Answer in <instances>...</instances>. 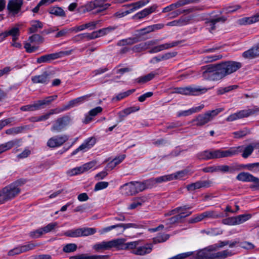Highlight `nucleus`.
<instances>
[{
    "label": "nucleus",
    "mask_w": 259,
    "mask_h": 259,
    "mask_svg": "<svg viewBox=\"0 0 259 259\" xmlns=\"http://www.w3.org/2000/svg\"><path fill=\"white\" fill-rule=\"evenodd\" d=\"M242 66L241 63L233 61L223 62L217 65H208L205 70L203 72V76L204 78L212 80L220 79L236 71Z\"/></svg>",
    "instance_id": "obj_1"
},
{
    "label": "nucleus",
    "mask_w": 259,
    "mask_h": 259,
    "mask_svg": "<svg viewBox=\"0 0 259 259\" xmlns=\"http://www.w3.org/2000/svg\"><path fill=\"white\" fill-rule=\"evenodd\" d=\"M125 240L123 238H117L111 240L112 248L118 250H130L132 254L136 255L144 256L151 252L153 249V244L147 243L140 245L141 241L137 240L125 243Z\"/></svg>",
    "instance_id": "obj_2"
},
{
    "label": "nucleus",
    "mask_w": 259,
    "mask_h": 259,
    "mask_svg": "<svg viewBox=\"0 0 259 259\" xmlns=\"http://www.w3.org/2000/svg\"><path fill=\"white\" fill-rule=\"evenodd\" d=\"M214 251L215 246L209 245L197 250L195 253L194 257L195 259H224L233 254L232 251L228 249L217 252Z\"/></svg>",
    "instance_id": "obj_3"
},
{
    "label": "nucleus",
    "mask_w": 259,
    "mask_h": 259,
    "mask_svg": "<svg viewBox=\"0 0 259 259\" xmlns=\"http://www.w3.org/2000/svg\"><path fill=\"white\" fill-rule=\"evenodd\" d=\"M26 181L20 179L4 187L0 191V204L11 200L16 197L21 191L20 187L24 185Z\"/></svg>",
    "instance_id": "obj_4"
},
{
    "label": "nucleus",
    "mask_w": 259,
    "mask_h": 259,
    "mask_svg": "<svg viewBox=\"0 0 259 259\" xmlns=\"http://www.w3.org/2000/svg\"><path fill=\"white\" fill-rule=\"evenodd\" d=\"M72 52L73 50H70L65 51H60L52 54H46L37 58L36 59V62L38 64L50 63L55 59L70 55Z\"/></svg>",
    "instance_id": "obj_5"
},
{
    "label": "nucleus",
    "mask_w": 259,
    "mask_h": 259,
    "mask_svg": "<svg viewBox=\"0 0 259 259\" xmlns=\"http://www.w3.org/2000/svg\"><path fill=\"white\" fill-rule=\"evenodd\" d=\"M174 93L185 95L197 96L206 92L208 90L205 88L200 87H186L177 88L174 89Z\"/></svg>",
    "instance_id": "obj_6"
},
{
    "label": "nucleus",
    "mask_w": 259,
    "mask_h": 259,
    "mask_svg": "<svg viewBox=\"0 0 259 259\" xmlns=\"http://www.w3.org/2000/svg\"><path fill=\"white\" fill-rule=\"evenodd\" d=\"M222 111L221 109H217L215 110L209 111L204 114L199 115L195 120L196 125L197 126H202L208 123L214 117Z\"/></svg>",
    "instance_id": "obj_7"
},
{
    "label": "nucleus",
    "mask_w": 259,
    "mask_h": 259,
    "mask_svg": "<svg viewBox=\"0 0 259 259\" xmlns=\"http://www.w3.org/2000/svg\"><path fill=\"white\" fill-rule=\"evenodd\" d=\"M258 112L259 108L257 107H255L252 109H246L240 110L229 116L227 118L226 121L229 122L233 121L235 120L248 117L250 115L257 113Z\"/></svg>",
    "instance_id": "obj_8"
},
{
    "label": "nucleus",
    "mask_w": 259,
    "mask_h": 259,
    "mask_svg": "<svg viewBox=\"0 0 259 259\" xmlns=\"http://www.w3.org/2000/svg\"><path fill=\"white\" fill-rule=\"evenodd\" d=\"M251 217L250 214H243L236 217H229L222 220V223L227 225L235 226L241 224L249 220Z\"/></svg>",
    "instance_id": "obj_9"
},
{
    "label": "nucleus",
    "mask_w": 259,
    "mask_h": 259,
    "mask_svg": "<svg viewBox=\"0 0 259 259\" xmlns=\"http://www.w3.org/2000/svg\"><path fill=\"white\" fill-rule=\"evenodd\" d=\"M69 139L67 135H61L54 136L49 139L47 142V145L51 148H56L62 146Z\"/></svg>",
    "instance_id": "obj_10"
},
{
    "label": "nucleus",
    "mask_w": 259,
    "mask_h": 259,
    "mask_svg": "<svg viewBox=\"0 0 259 259\" xmlns=\"http://www.w3.org/2000/svg\"><path fill=\"white\" fill-rule=\"evenodd\" d=\"M70 121V118L68 116H64L58 118L51 127V131L55 132H60L62 131Z\"/></svg>",
    "instance_id": "obj_11"
},
{
    "label": "nucleus",
    "mask_w": 259,
    "mask_h": 259,
    "mask_svg": "<svg viewBox=\"0 0 259 259\" xmlns=\"http://www.w3.org/2000/svg\"><path fill=\"white\" fill-rule=\"evenodd\" d=\"M238 151L237 149L232 148L227 150H223L222 149L214 150V158H221L224 157H232L238 154Z\"/></svg>",
    "instance_id": "obj_12"
},
{
    "label": "nucleus",
    "mask_w": 259,
    "mask_h": 259,
    "mask_svg": "<svg viewBox=\"0 0 259 259\" xmlns=\"http://www.w3.org/2000/svg\"><path fill=\"white\" fill-rule=\"evenodd\" d=\"M212 184L211 181H198L187 186V189L189 191H193L201 188H208Z\"/></svg>",
    "instance_id": "obj_13"
},
{
    "label": "nucleus",
    "mask_w": 259,
    "mask_h": 259,
    "mask_svg": "<svg viewBox=\"0 0 259 259\" xmlns=\"http://www.w3.org/2000/svg\"><path fill=\"white\" fill-rule=\"evenodd\" d=\"M50 79V75L47 71L31 77V80L33 83H41L45 85L49 83Z\"/></svg>",
    "instance_id": "obj_14"
},
{
    "label": "nucleus",
    "mask_w": 259,
    "mask_h": 259,
    "mask_svg": "<svg viewBox=\"0 0 259 259\" xmlns=\"http://www.w3.org/2000/svg\"><path fill=\"white\" fill-rule=\"evenodd\" d=\"M120 193L125 196L136 195L133 182L125 183L120 187Z\"/></svg>",
    "instance_id": "obj_15"
},
{
    "label": "nucleus",
    "mask_w": 259,
    "mask_h": 259,
    "mask_svg": "<svg viewBox=\"0 0 259 259\" xmlns=\"http://www.w3.org/2000/svg\"><path fill=\"white\" fill-rule=\"evenodd\" d=\"M242 57L245 59H252L259 57V43L251 49L245 51Z\"/></svg>",
    "instance_id": "obj_16"
},
{
    "label": "nucleus",
    "mask_w": 259,
    "mask_h": 259,
    "mask_svg": "<svg viewBox=\"0 0 259 259\" xmlns=\"http://www.w3.org/2000/svg\"><path fill=\"white\" fill-rule=\"evenodd\" d=\"M22 4V0H10L8 4V9L13 15H16L20 11Z\"/></svg>",
    "instance_id": "obj_17"
},
{
    "label": "nucleus",
    "mask_w": 259,
    "mask_h": 259,
    "mask_svg": "<svg viewBox=\"0 0 259 259\" xmlns=\"http://www.w3.org/2000/svg\"><path fill=\"white\" fill-rule=\"evenodd\" d=\"M193 208V206L189 205H185L182 206H180L176 208L175 209L171 210L170 215L178 213V214H181L184 216V218L188 216H189L191 213V211H189L188 210Z\"/></svg>",
    "instance_id": "obj_18"
},
{
    "label": "nucleus",
    "mask_w": 259,
    "mask_h": 259,
    "mask_svg": "<svg viewBox=\"0 0 259 259\" xmlns=\"http://www.w3.org/2000/svg\"><path fill=\"white\" fill-rule=\"evenodd\" d=\"M157 6L156 5H154L150 7L144 9L142 11L137 13L133 16V18L135 19H143L149 14L155 12L157 9Z\"/></svg>",
    "instance_id": "obj_19"
},
{
    "label": "nucleus",
    "mask_w": 259,
    "mask_h": 259,
    "mask_svg": "<svg viewBox=\"0 0 259 259\" xmlns=\"http://www.w3.org/2000/svg\"><path fill=\"white\" fill-rule=\"evenodd\" d=\"M189 2L186 0H179L177 2L171 4L168 6L164 8L162 11V13H167V12H171L187 4H188Z\"/></svg>",
    "instance_id": "obj_20"
},
{
    "label": "nucleus",
    "mask_w": 259,
    "mask_h": 259,
    "mask_svg": "<svg viewBox=\"0 0 259 259\" xmlns=\"http://www.w3.org/2000/svg\"><path fill=\"white\" fill-rule=\"evenodd\" d=\"M240 169L238 165H217V172H228L230 174L234 173L235 171Z\"/></svg>",
    "instance_id": "obj_21"
},
{
    "label": "nucleus",
    "mask_w": 259,
    "mask_h": 259,
    "mask_svg": "<svg viewBox=\"0 0 259 259\" xmlns=\"http://www.w3.org/2000/svg\"><path fill=\"white\" fill-rule=\"evenodd\" d=\"M226 19L227 18L224 16L211 19L206 22V27L209 31L211 32L212 30L215 29L217 23L219 22H224Z\"/></svg>",
    "instance_id": "obj_22"
},
{
    "label": "nucleus",
    "mask_w": 259,
    "mask_h": 259,
    "mask_svg": "<svg viewBox=\"0 0 259 259\" xmlns=\"http://www.w3.org/2000/svg\"><path fill=\"white\" fill-rule=\"evenodd\" d=\"M236 179L242 182H256L258 181V178L254 177L252 175L248 172H242L239 174Z\"/></svg>",
    "instance_id": "obj_23"
},
{
    "label": "nucleus",
    "mask_w": 259,
    "mask_h": 259,
    "mask_svg": "<svg viewBox=\"0 0 259 259\" xmlns=\"http://www.w3.org/2000/svg\"><path fill=\"white\" fill-rule=\"evenodd\" d=\"M159 74V69H157L149 74L137 78V82L144 83L152 80L156 75Z\"/></svg>",
    "instance_id": "obj_24"
},
{
    "label": "nucleus",
    "mask_w": 259,
    "mask_h": 259,
    "mask_svg": "<svg viewBox=\"0 0 259 259\" xmlns=\"http://www.w3.org/2000/svg\"><path fill=\"white\" fill-rule=\"evenodd\" d=\"M140 110L139 106H133L126 108L123 110L120 111L118 115L121 120L125 117V116L128 115L129 114L138 111Z\"/></svg>",
    "instance_id": "obj_25"
},
{
    "label": "nucleus",
    "mask_w": 259,
    "mask_h": 259,
    "mask_svg": "<svg viewBox=\"0 0 259 259\" xmlns=\"http://www.w3.org/2000/svg\"><path fill=\"white\" fill-rule=\"evenodd\" d=\"M93 248L97 251L110 249L112 248L111 240L108 241H104L100 243H96L93 246Z\"/></svg>",
    "instance_id": "obj_26"
},
{
    "label": "nucleus",
    "mask_w": 259,
    "mask_h": 259,
    "mask_svg": "<svg viewBox=\"0 0 259 259\" xmlns=\"http://www.w3.org/2000/svg\"><path fill=\"white\" fill-rule=\"evenodd\" d=\"M204 108V105H201L198 107L192 108L187 110L181 111L178 112V116H186L196 112H198Z\"/></svg>",
    "instance_id": "obj_27"
},
{
    "label": "nucleus",
    "mask_w": 259,
    "mask_h": 259,
    "mask_svg": "<svg viewBox=\"0 0 259 259\" xmlns=\"http://www.w3.org/2000/svg\"><path fill=\"white\" fill-rule=\"evenodd\" d=\"M85 98V96H82L70 101L68 105L64 106L65 110H68L71 107L79 105L84 101Z\"/></svg>",
    "instance_id": "obj_28"
},
{
    "label": "nucleus",
    "mask_w": 259,
    "mask_h": 259,
    "mask_svg": "<svg viewBox=\"0 0 259 259\" xmlns=\"http://www.w3.org/2000/svg\"><path fill=\"white\" fill-rule=\"evenodd\" d=\"M48 12L50 14L54 15L57 17H66L65 11L61 7H52L49 8Z\"/></svg>",
    "instance_id": "obj_29"
},
{
    "label": "nucleus",
    "mask_w": 259,
    "mask_h": 259,
    "mask_svg": "<svg viewBox=\"0 0 259 259\" xmlns=\"http://www.w3.org/2000/svg\"><path fill=\"white\" fill-rule=\"evenodd\" d=\"M214 150H205L198 154V157L200 159L208 160L215 159Z\"/></svg>",
    "instance_id": "obj_30"
},
{
    "label": "nucleus",
    "mask_w": 259,
    "mask_h": 259,
    "mask_svg": "<svg viewBox=\"0 0 259 259\" xmlns=\"http://www.w3.org/2000/svg\"><path fill=\"white\" fill-rule=\"evenodd\" d=\"M148 181L143 182H133L136 194L148 188Z\"/></svg>",
    "instance_id": "obj_31"
},
{
    "label": "nucleus",
    "mask_w": 259,
    "mask_h": 259,
    "mask_svg": "<svg viewBox=\"0 0 259 259\" xmlns=\"http://www.w3.org/2000/svg\"><path fill=\"white\" fill-rule=\"evenodd\" d=\"M8 36H11L13 40L18 39L20 35V30L19 25L17 24L15 26L11 28L9 30L7 31Z\"/></svg>",
    "instance_id": "obj_32"
},
{
    "label": "nucleus",
    "mask_w": 259,
    "mask_h": 259,
    "mask_svg": "<svg viewBox=\"0 0 259 259\" xmlns=\"http://www.w3.org/2000/svg\"><path fill=\"white\" fill-rule=\"evenodd\" d=\"M139 41L138 37H128L125 39H123L119 40L117 42V45L119 46H123L125 45H132L138 42Z\"/></svg>",
    "instance_id": "obj_33"
},
{
    "label": "nucleus",
    "mask_w": 259,
    "mask_h": 259,
    "mask_svg": "<svg viewBox=\"0 0 259 259\" xmlns=\"http://www.w3.org/2000/svg\"><path fill=\"white\" fill-rule=\"evenodd\" d=\"M259 21V15H254L249 17L243 18L239 20L241 25L251 24Z\"/></svg>",
    "instance_id": "obj_34"
},
{
    "label": "nucleus",
    "mask_w": 259,
    "mask_h": 259,
    "mask_svg": "<svg viewBox=\"0 0 259 259\" xmlns=\"http://www.w3.org/2000/svg\"><path fill=\"white\" fill-rule=\"evenodd\" d=\"M18 143L17 140H12L0 145V154L13 147Z\"/></svg>",
    "instance_id": "obj_35"
},
{
    "label": "nucleus",
    "mask_w": 259,
    "mask_h": 259,
    "mask_svg": "<svg viewBox=\"0 0 259 259\" xmlns=\"http://www.w3.org/2000/svg\"><path fill=\"white\" fill-rule=\"evenodd\" d=\"M96 143V139L94 138L87 139L81 145V148L83 151L91 148Z\"/></svg>",
    "instance_id": "obj_36"
},
{
    "label": "nucleus",
    "mask_w": 259,
    "mask_h": 259,
    "mask_svg": "<svg viewBox=\"0 0 259 259\" xmlns=\"http://www.w3.org/2000/svg\"><path fill=\"white\" fill-rule=\"evenodd\" d=\"M31 26L29 30L30 33L36 32L39 29H41L43 27V24L38 20H35L31 22Z\"/></svg>",
    "instance_id": "obj_37"
},
{
    "label": "nucleus",
    "mask_w": 259,
    "mask_h": 259,
    "mask_svg": "<svg viewBox=\"0 0 259 259\" xmlns=\"http://www.w3.org/2000/svg\"><path fill=\"white\" fill-rule=\"evenodd\" d=\"M193 11V10L192 9H187V10H181V9H177L175 10L174 11L169 13L167 15V16L169 18L172 19V18H175L178 17V16H179L181 14H183V13H185L186 12L189 13V12H192Z\"/></svg>",
    "instance_id": "obj_38"
},
{
    "label": "nucleus",
    "mask_w": 259,
    "mask_h": 259,
    "mask_svg": "<svg viewBox=\"0 0 259 259\" xmlns=\"http://www.w3.org/2000/svg\"><path fill=\"white\" fill-rule=\"evenodd\" d=\"M172 177L171 174L160 176L157 178H154L151 181L155 183H161L167 181H172Z\"/></svg>",
    "instance_id": "obj_39"
},
{
    "label": "nucleus",
    "mask_w": 259,
    "mask_h": 259,
    "mask_svg": "<svg viewBox=\"0 0 259 259\" xmlns=\"http://www.w3.org/2000/svg\"><path fill=\"white\" fill-rule=\"evenodd\" d=\"M96 8L99 11H102L108 9L110 5L106 3L104 0H96Z\"/></svg>",
    "instance_id": "obj_40"
},
{
    "label": "nucleus",
    "mask_w": 259,
    "mask_h": 259,
    "mask_svg": "<svg viewBox=\"0 0 259 259\" xmlns=\"http://www.w3.org/2000/svg\"><path fill=\"white\" fill-rule=\"evenodd\" d=\"M169 238V235L167 234H159L156 237L153 238V242L154 244L164 242L168 240Z\"/></svg>",
    "instance_id": "obj_41"
},
{
    "label": "nucleus",
    "mask_w": 259,
    "mask_h": 259,
    "mask_svg": "<svg viewBox=\"0 0 259 259\" xmlns=\"http://www.w3.org/2000/svg\"><path fill=\"white\" fill-rule=\"evenodd\" d=\"M172 180H182L188 175V171L187 170H183L178 171L175 173L171 174Z\"/></svg>",
    "instance_id": "obj_42"
},
{
    "label": "nucleus",
    "mask_w": 259,
    "mask_h": 259,
    "mask_svg": "<svg viewBox=\"0 0 259 259\" xmlns=\"http://www.w3.org/2000/svg\"><path fill=\"white\" fill-rule=\"evenodd\" d=\"M180 44V41H175L171 42L165 43L164 44L157 46L159 51H162L164 50L168 49L169 48L176 47Z\"/></svg>",
    "instance_id": "obj_43"
},
{
    "label": "nucleus",
    "mask_w": 259,
    "mask_h": 259,
    "mask_svg": "<svg viewBox=\"0 0 259 259\" xmlns=\"http://www.w3.org/2000/svg\"><path fill=\"white\" fill-rule=\"evenodd\" d=\"M81 228H78L75 230H71L67 231L65 235L70 237H79L82 236Z\"/></svg>",
    "instance_id": "obj_44"
},
{
    "label": "nucleus",
    "mask_w": 259,
    "mask_h": 259,
    "mask_svg": "<svg viewBox=\"0 0 259 259\" xmlns=\"http://www.w3.org/2000/svg\"><path fill=\"white\" fill-rule=\"evenodd\" d=\"M58 227V223L57 222H53L48 224L47 226L42 227L41 229L44 234L49 233L53 230H55Z\"/></svg>",
    "instance_id": "obj_45"
},
{
    "label": "nucleus",
    "mask_w": 259,
    "mask_h": 259,
    "mask_svg": "<svg viewBox=\"0 0 259 259\" xmlns=\"http://www.w3.org/2000/svg\"><path fill=\"white\" fill-rule=\"evenodd\" d=\"M203 219L205 218H212L217 219L221 217V215L217 213L214 211H206L201 213Z\"/></svg>",
    "instance_id": "obj_46"
},
{
    "label": "nucleus",
    "mask_w": 259,
    "mask_h": 259,
    "mask_svg": "<svg viewBox=\"0 0 259 259\" xmlns=\"http://www.w3.org/2000/svg\"><path fill=\"white\" fill-rule=\"evenodd\" d=\"M80 9L82 10L83 13L90 12L96 9L95 1L87 3L85 5L80 7Z\"/></svg>",
    "instance_id": "obj_47"
},
{
    "label": "nucleus",
    "mask_w": 259,
    "mask_h": 259,
    "mask_svg": "<svg viewBox=\"0 0 259 259\" xmlns=\"http://www.w3.org/2000/svg\"><path fill=\"white\" fill-rule=\"evenodd\" d=\"M149 3V0H140L128 5V6H134L136 10L144 7Z\"/></svg>",
    "instance_id": "obj_48"
},
{
    "label": "nucleus",
    "mask_w": 259,
    "mask_h": 259,
    "mask_svg": "<svg viewBox=\"0 0 259 259\" xmlns=\"http://www.w3.org/2000/svg\"><path fill=\"white\" fill-rule=\"evenodd\" d=\"M135 89H132V90H130L127 91L126 92H123V93H119L118 95H117L116 96V97H115L114 98H113V100H116V101L121 100V99L130 95L131 94L134 93L135 92Z\"/></svg>",
    "instance_id": "obj_49"
},
{
    "label": "nucleus",
    "mask_w": 259,
    "mask_h": 259,
    "mask_svg": "<svg viewBox=\"0 0 259 259\" xmlns=\"http://www.w3.org/2000/svg\"><path fill=\"white\" fill-rule=\"evenodd\" d=\"M37 246L38 244L30 242L27 244L21 245L20 247L22 252L23 253L34 249Z\"/></svg>",
    "instance_id": "obj_50"
},
{
    "label": "nucleus",
    "mask_w": 259,
    "mask_h": 259,
    "mask_svg": "<svg viewBox=\"0 0 259 259\" xmlns=\"http://www.w3.org/2000/svg\"><path fill=\"white\" fill-rule=\"evenodd\" d=\"M24 128L22 126L15 127L6 131V134L9 135H15L22 132Z\"/></svg>",
    "instance_id": "obj_51"
},
{
    "label": "nucleus",
    "mask_w": 259,
    "mask_h": 259,
    "mask_svg": "<svg viewBox=\"0 0 259 259\" xmlns=\"http://www.w3.org/2000/svg\"><path fill=\"white\" fill-rule=\"evenodd\" d=\"M237 87V86L235 85H230L226 87H221L218 89L217 93L219 95H222L225 93L229 92L235 89H236Z\"/></svg>",
    "instance_id": "obj_52"
},
{
    "label": "nucleus",
    "mask_w": 259,
    "mask_h": 259,
    "mask_svg": "<svg viewBox=\"0 0 259 259\" xmlns=\"http://www.w3.org/2000/svg\"><path fill=\"white\" fill-rule=\"evenodd\" d=\"M223 58L222 55H214L211 56H207L203 58V61L204 62H211L221 59Z\"/></svg>",
    "instance_id": "obj_53"
},
{
    "label": "nucleus",
    "mask_w": 259,
    "mask_h": 259,
    "mask_svg": "<svg viewBox=\"0 0 259 259\" xmlns=\"http://www.w3.org/2000/svg\"><path fill=\"white\" fill-rule=\"evenodd\" d=\"M81 230L82 236H88L96 232V229L93 228H81Z\"/></svg>",
    "instance_id": "obj_54"
},
{
    "label": "nucleus",
    "mask_w": 259,
    "mask_h": 259,
    "mask_svg": "<svg viewBox=\"0 0 259 259\" xmlns=\"http://www.w3.org/2000/svg\"><path fill=\"white\" fill-rule=\"evenodd\" d=\"M77 249V245L74 243H69L65 245L63 248L64 252L66 253L75 251Z\"/></svg>",
    "instance_id": "obj_55"
},
{
    "label": "nucleus",
    "mask_w": 259,
    "mask_h": 259,
    "mask_svg": "<svg viewBox=\"0 0 259 259\" xmlns=\"http://www.w3.org/2000/svg\"><path fill=\"white\" fill-rule=\"evenodd\" d=\"M57 95L51 96L46 97L43 100H39L42 106L50 104L52 101H54L57 98Z\"/></svg>",
    "instance_id": "obj_56"
},
{
    "label": "nucleus",
    "mask_w": 259,
    "mask_h": 259,
    "mask_svg": "<svg viewBox=\"0 0 259 259\" xmlns=\"http://www.w3.org/2000/svg\"><path fill=\"white\" fill-rule=\"evenodd\" d=\"M29 39L31 42H36L38 44L42 43L44 40V38L38 34H35L30 36Z\"/></svg>",
    "instance_id": "obj_57"
},
{
    "label": "nucleus",
    "mask_w": 259,
    "mask_h": 259,
    "mask_svg": "<svg viewBox=\"0 0 259 259\" xmlns=\"http://www.w3.org/2000/svg\"><path fill=\"white\" fill-rule=\"evenodd\" d=\"M109 183L107 182H100L96 184L94 188L95 191L104 189L108 187Z\"/></svg>",
    "instance_id": "obj_58"
},
{
    "label": "nucleus",
    "mask_w": 259,
    "mask_h": 259,
    "mask_svg": "<svg viewBox=\"0 0 259 259\" xmlns=\"http://www.w3.org/2000/svg\"><path fill=\"white\" fill-rule=\"evenodd\" d=\"M80 174H82V172L80 166L69 169L66 171V174L69 177L74 176Z\"/></svg>",
    "instance_id": "obj_59"
},
{
    "label": "nucleus",
    "mask_w": 259,
    "mask_h": 259,
    "mask_svg": "<svg viewBox=\"0 0 259 259\" xmlns=\"http://www.w3.org/2000/svg\"><path fill=\"white\" fill-rule=\"evenodd\" d=\"M43 234H44V233L42 231L41 228H39L37 230L32 231L30 232L29 234V236L32 238H39Z\"/></svg>",
    "instance_id": "obj_60"
},
{
    "label": "nucleus",
    "mask_w": 259,
    "mask_h": 259,
    "mask_svg": "<svg viewBox=\"0 0 259 259\" xmlns=\"http://www.w3.org/2000/svg\"><path fill=\"white\" fill-rule=\"evenodd\" d=\"M95 165V163L93 161L86 163L80 166L81 172L87 171L93 167Z\"/></svg>",
    "instance_id": "obj_61"
},
{
    "label": "nucleus",
    "mask_w": 259,
    "mask_h": 259,
    "mask_svg": "<svg viewBox=\"0 0 259 259\" xmlns=\"http://www.w3.org/2000/svg\"><path fill=\"white\" fill-rule=\"evenodd\" d=\"M240 8L239 5H233L227 7L223 9V12L225 13H231L235 12Z\"/></svg>",
    "instance_id": "obj_62"
},
{
    "label": "nucleus",
    "mask_w": 259,
    "mask_h": 259,
    "mask_svg": "<svg viewBox=\"0 0 259 259\" xmlns=\"http://www.w3.org/2000/svg\"><path fill=\"white\" fill-rule=\"evenodd\" d=\"M254 148L251 145H248L246 147L242 153V157L244 158L248 157L253 152Z\"/></svg>",
    "instance_id": "obj_63"
},
{
    "label": "nucleus",
    "mask_w": 259,
    "mask_h": 259,
    "mask_svg": "<svg viewBox=\"0 0 259 259\" xmlns=\"http://www.w3.org/2000/svg\"><path fill=\"white\" fill-rule=\"evenodd\" d=\"M143 203V201L141 199H137L128 206V208L129 209H135L138 206L141 205Z\"/></svg>",
    "instance_id": "obj_64"
}]
</instances>
